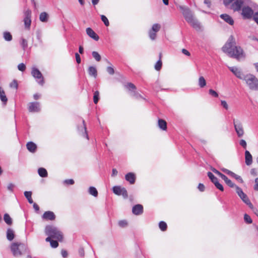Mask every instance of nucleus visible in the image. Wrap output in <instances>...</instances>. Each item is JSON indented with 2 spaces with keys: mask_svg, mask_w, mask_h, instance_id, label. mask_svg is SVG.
Segmentation results:
<instances>
[{
  "mask_svg": "<svg viewBox=\"0 0 258 258\" xmlns=\"http://www.w3.org/2000/svg\"><path fill=\"white\" fill-rule=\"evenodd\" d=\"M222 51L231 57L240 60L244 58L245 54L242 48L236 46V42L234 37L231 35L228 41L222 48Z\"/></svg>",
  "mask_w": 258,
  "mask_h": 258,
  "instance_id": "f257e3e1",
  "label": "nucleus"
},
{
  "mask_svg": "<svg viewBox=\"0 0 258 258\" xmlns=\"http://www.w3.org/2000/svg\"><path fill=\"white\" fill-rule=\"evenodd\" d=\"M45 233L47 236L52 237L58 241H61L63 238L62 232L56 227L52 225H47L45 229Z\"/></svg>",
  "mask_w": 258,
  "mask_h": 258,
  "instance_id": "f03ea898",
  "label": "nucleus"
},
{
  "mask_svg": "<svg viewBox=\"0 0 258 258\" xmlns=\"http://www.w3.org/2000/svg\"><path fill=\"white\" fill-rule=\"evenodd\" d=\"M243 80L249 88L252 90H258V79L253 75L247 74L244 76Z\"/></svg>",
  "mask_w": 258,
  "mask_h": 258,
  "instance_id": "7ed1b4c3",
  "label": "nucleus"
},
{
  "mask_svg": "<svg viewBox=\"0 0 258 258\" xmlns=\"http://www.w3.org/2000/svg\"><path fill=\"white\" fill-rule=\"evenodd\" d=\"M26 250V246L22 243L15 242L11 245V250L15 256H21Z\"/></svg>",
  "mask_w": 258,
  "mask_h": 258,
  "instance_id": "20e7f679",
  "label": "nucleus"
},
{
  "mask_svg": "<svg viewBox=\"0 0 258 258\" xmlns=\"http://www.w3.org/2000/svg\"><path fill=\"white\" fill-rule=\"evenodd\" d=\"M178 8L181 11L186 21L189 24H190L191 26H193L194 19L191 11L188 9V7L183 6H179Z\"/></svg>",
  "mask_w": 258,
  "mask_h": 258,
  "instance_id": "39448f33",
  "label": "nucleus"
},
{
  "mask_svg": "<svg viewBox=\"0 0 258 258\" xmlns=\"http://www.w3.org/2000/svg\"><path fill=\"white\" fill-rule=\"evenodd\" d=\"M31 74L32 76L37 79V82L41 85L44 84V78L39 70L35 67L32 68Z\"/></svg>",
  "mask_w": 258,
  "mask_h": 258,
  "instance_id": "423d86ee",
  "label": "nucleus"
},
{
  "mask_svg": "<svg viewBox=\"0 0 258 258\" xmlns=\"http://www.w3.org/2000/svg\"><path fill=\"white\" fill-rule=\"evenodd\" d=\"M236 192L238 194V195L239 196V197L241 199V200L247 205L249 206V207L251 208H252L253 206L252 204L250 202L249 200L248 199V197H247L246 195L245 194L242 189L238 186H236Z\"/></svg>",
  "mask_w": 258,
  "mask_h": 258,
  "instance_id": "0eeeda50",
  "label": "nucleus"
},
{
  "mask_svg": "<svg viewBox=\"0 0 258 258\" xmlns=\"http://www.w3.org/2000/svg\"><path fill=\"white\" fill-rule=\"evenodd\" d=\"M113 192L118 196L122 195L124 198L127 197V192L124 188H121L120 186H115L113 187Z\"/></svg>",
  "mask_w": 258,
  "mask_h": 258,
  "instance_id": "6e6552de",
  "label": "nucleus"
},
{
  "mask_svg": "<svg viewBox=\"0 0 258 258\" xmlns=\"http://www.w3.org/2000/svg\"><path fill=\"white\" fill-rule=\"evenodd\" d=\"M234 125L235 131L239 137H242L244 134V130L242 123L239 121H235Z\"/></svg>",
  "mask_w": 258,
  "mask_h": 258,
  "instance_id": "1a4fd4ad",
  "label": "nucleus"
},
{
  "mask_svg": "<svg viewBox=\"0 0 258 258\" xmlns=\"http://www.w3.org/2000/svg\"><path fill=\"white\" fill-rule=\"evenodd\" d=\"M228 68L237 78L243 80L244 76H243L242 71L239 69L235 67H229Z\"/></svg>",
  "mask_w": 258,
  "mask_h": 258,
  "instance_id": "9d476101",
  "label": "nucleus"
},
{
  "mask_svg": "<svg viewBox=\"0 0 258 258\" xmlns=\"http://www.w3.org/2000/svg\"><path fill=\"white\" fill-rule=\"evenodd\" d=\"M253 14L252 10L249 7H244L242 8V15L244 18L249 19Z\"/></svg>",
  "mask_w": 258,
  "mask_h": 258,
  "instance_id": "9b49d317",
  "label": "nucleus"
},
{
  "mask_svg": "<svg viewBox=\"0 0 258 258\" xmlns=\"http://www.w3.org/2000/svg\"><path fill=\"white\" fill-rule=\"evenodd\" d=\"M31 11L27 10L25 12V18L24 20L26 28H29L31 23Z\"/></svg>",
  "mask_w": 258,
  "mask_h": 258,
  "instance_id": "f8f14e48",
  "label": "nucleus"
},
{
  "mask_svg": "<svg viewBox=\"0 0 258 258\" xmlns=\"http://www.w3.org/2000/svg\"><path fill=\"white\" fill-rule=\"evenodd\" d=\"M28 109L30 112H38L40 111V105L38 102H31L28 105Z\"/></svg>",
  "mask_w": 258,
  "mask_h": 258,
  "instance_id": "ddd939ff",
  "label": "nucleus"
},
{
  "mask_svg": "<svg viewBox=\"0 0 258 258\" xmlns=\"http://www.w3.org/2000/svg\"><path fill=\"white\" fill-rule=\"evenodd\" d=\"M243 4L242 0H236L231 5V9L234 11H238L240 10Z\"/></svg>",
  "mask_w": 258,
  "mask_h": 258,
  "instance_id": "4468645a",
  "label": "nucleus"
},
{
  "mask_svg": "<svg viewBox=\"0 0 258 258\" xmlns=\"http://www.w3.org/2000/svg\"><path fill=\"white\" fill-rule=\"evenodd\" d=\"M86 33L89 37L94 40L96 41L99 40V36L91 28H87L86 29Z\"/></svg>",
  "mask_w": 258,
  "mask_h": 258,
  "instance_id": "2eb2a0df",
  "label": "nucleus"
},
{
  "mask_svg": "<svg viewBox=\"0 0 258 258\" xmlns=\"http://www.w3.org/2000/svg\"><path fill=\"white\" fill-rule=\"evenodd\" d=\"M42 218L45 220H53L55 218V216L52 212L47 211L43 214Z\"/></svg>",
  "mask_w": 258,
  "mask_h": 258,
  "instance_id": "dca6fc26",
  "label": "nucleus"
},
{
  "mask_svg": "<svg viewBox=\"0 0 258 258\" xmlns=\"http://www.w3.org/2000/svg\"><path fill=\"white\" fill-rule=\"evenodd\" d=\"M132 211L135 215H140L143 212V207L141 205H137L133 208Z\"/></svg>",
  "mask_w": 258,
  "mask_h": 258,
  "instance_id": "f3484780",
  "label": "nucleus"
},
{
  "mask_svg": "<svg viewBox=\"0 0 258 258\" xmlns=\"http://www.w3.org/2000/svg\"><path fill=\"white\" fill-rule=\"evenodd\" d=\"M220 17L223 19L226 22L231 25H233L234 24V21L231 17L229 15L224 14L220 15Z\"/></svg>",
  "mask_w": 258,
  "mask_h": 258,
  "instance_id": "a211bd4d",
  "label": "nucleus"
},
{
  "mask_svg": "<svg viewBox=\"0 0 258 258\" xmlns=\"http://www.w3.org/2000/svg\"><path fill=\"white\" fill-rule=\"evenodd\" d=\"M245 164L247 165H250L252 162V157L248 151L246 150L245 152Z\"/></svg>",
  "mask_w": 258,
  "mask_h": 258,
  "instance_id": "6ab92c4d",
  "label": "nucleus"
},
{
  "mask_svg": "<svg viewBox=\"0 0 258 258\" xmlns=\"http://www.w3.org/2000/svg\"><path fill=\"white\" fill-rule=\"evenodd\" d=\"M49 16L48 14L45 12L41 13L39 15V20L43 23H47L49 20Z\"/></svg>",
  "mask_w": 258,
  "mask_h": 258,
  "instance_id": "aec40b11",
  "label": "nucleus"
},
{
  "mask_svg": "<svg viewBox=\"0 0 258 258\" xmlns=\"http://www.w3.org/2000/svg\"><path fill=\"white\" fill-rule=\"evenodd\" d=\"M125 179L131 184H134L135 182L136 177L135 174L132 172L128 173L125 175Z\"/></svg>",
  "mask_w": 258,
  "mask_h": 258,
  "instance_id": "412c9836",
  "label": "nucleus"
},
{
  "mask_svg": "<svg viewBox=\"0 0 258 258\" xmlns=\"http://www.w3.org/2000/svg\"><path fill=\"white\" fill-rule=\"evenodd\" d=\"M88 73L90 76L96 78L97 76V69L94 67H89L88 68Z\"/></svg>",
  "mask_w": 258,
  "mask_h": 258,
  "instance_id": "4be33fe9",
  "label": "nucleus"
},
{
  "mask_svg": "<svg viewBox=\"0 0 258 258\" xmlns=\"http://www.w3.org/2000/svg\"><path fill=\"white\" fill-rule=\"evenodd\" d=\"M27 149L31 152L34 153L36 150L37 146L35 144L32 142H28L27 145Z\"/></svg>",
  "mask_w": 258,
  "mask_h": 258,
  "instance_id": "5701e85b",
  "label": "nucleus"
},
{
  "mask_svg": "<svg viewBox=\"0 0 258 258\" xmlns=\"http://www.w3.org/2000/svg\"><path fill=\"white\" fill-rule=\"evenodd\" d=\"M0 98L1 101L3 102L4 104H6L8 99L6 96L5 91L1 87H0Z\"/></svg>",
  "mask_w": 258,
  "mask_h": 258,
  "instance_id": "b1692460",
  "label": "nucleus"
},
{
  "mask_svg": "<svg viewBox=\"0 0 258 258\" xmlns=\"http://www.w3.org/2000/svg\"><path fill=\"white\" fill-rule=\"evenodd\" d=\"M158 124L159 127L162 130L165 131L166 130L167 123L165 120H164L162 119H160L158 120Z\"/></svg>",
  "mask_w": 258,
  "mask_h": 258,
  "instance_id": "393cba45",
  "label": "nucleus"
},
{
  "mask_svg": "<svg viewBox=\"0 0 258 258\" xmlns=\"http://www.w3.org/2000/svg\"><path fill=\"white\" fill-rule=\"evenodd\" d=\"M7 237L9 240H12L14 238V232L11 229H8L7 232Z\"/></svg>",
  "mask_w": 258,
  "mask_h": 258,
  "instance_id": "a878e982",
  "label": "nucleus"
},
{
  "mask_svg": "<svg viewBox=\"0 0 258 258\" xmlns=\"http://www.w3.org/2000/svg\"><path fill=\"white\" fill-rule=\"evenodd\" d=\"M39 175L42 177H46L47 176V172L44 168H39L38 170Z\"/></svg>",
  "mask_w": 258,
  "mask_h": 258,
  "instance_id": "bb28decb",
  "label": "nucleus"
},
{
  "mask_svg": "<svg viewBox=\"0 0 258 258\" xmlns=\"http://www.w3.org/2000/svg\"><path fill=\"white\" fill-rule=\"evenodd\" d=\"M3 37L7 41H10L12 40V35L9 32L5 31L3 33Z\"/></svg>",
  "mask_w": 258,
  "mask_h": 258,
  "instance_id": "cd10ccee",
  "label": "nucleus"
},
{
  "mask_svg": "<svg viewBox=\"0 0 258 258\" xmlns=\"http://www.w3.org/2000/svg\"><path fill=\"white\" fill-rule=\"evenodd\" d=\"M4 220L8 225H11L12 224V219L8 214L4 215Z\"/></svg>",
  "mask_w": 258,
  "mask_h": 258,
  "instance_id": "c85d7f7f",
  "label": "nucleus"
},
{
  "mask_svg": "<svg viewBox=\"0 0 258 258\" xmlns=\"http://www.w3.org/2000/svg\"><path fill=\"white\" fill-rule=\"evenodd\" d=\"M198 84L201 88H203L206 85V81L203 76L199 78Z\"/></svg>",
  "mask_w": 258,
  "mask_h": 258,
  "instance_id": "c756f323",
  "label": "nucleus"
},
{
  "mask_svg": "<svg viewBox=\"0 0 258 258\" xmlns=\"http://www.w3.org/2000/svg\"><path fill=\"white\" fill-rule=\"evenodd\" d=\"M89 192L90 195L94 196L95 197H96L98 196V191L96 188L93 186H91L89 187Z\"/></svg>",
  "mask_w": 258,
  "mask_h": 258,
  "instance_id": "7c9ffc66",
  "label": "nucleus"
},
{
  "mask_svg": "<svg viewBox=\"0 0 258 258\" xmlns=\"http://www.w3.org/2000/svg\"><path fill=\"white\" fill-rule=\"evenodd\" d=\"M24 195L25 197L28 200L29 203L30 204H32L33 203V200L31 198L32 192L31 191H25Z\"/></svg>",
  "mask_w": 258,
  "mask_h": 258,
  "instance_id": "2f4dec72",
  "label": "nucleus"
},
{
  "mask_svg": "<svg viewBox=\"0 0 258 258\" xmlns=\"http://www.w3.org/2000/svg\"><path fill=\"white\" fill-rule=\"evenodd\" d=\"M208 176L211 179V181L214 183L215 182L217 181L218 178L214 176V175L211 172H208L207 173Z\"/></svg>",
  "mask_w": 258,
  "mask_h": 258,
  "instance_id": "473e14b6",
  "label": "nucleus"
},
{
  "mask_svg": "<svg viewBox=\"0 0 258 258\" xmlns=\"http://www.w3.org/2000/svg\"><path fill=\"white\" fill-rule=\"evenodd\" d=\"M161 28V25L158 24H154L151 29L153 32H158Z\"/></svg>",
  "mask_w": 258,
  "mask_h": 258,
  "instance_id": "72a5a7b5",
  "label": "nucleus"
},
{
  "mask_svg": "<svg viewBox=\"0 0 258 258\" xmlns=\"http://www.w3.org/2000/svg\"><path fill=\"white\" fill-rule=\"evenodd\" d=\"M92 54L96 61H99L101 60V56L97 51H93Z\"/></svg>",
  "mask_w": 258,
  "mask_h": 258,
  "instance_id": "f704fd0d",
  "label": "nucleus"
},
{
  "mask_svg": "<svg viewBox=\"0 0 258 258\" xmlns=\"http://www.w3.org/2000/svg\"><path fill=\"white\" fill-rule=\"evenodd\" d=\"M99 99V92L98 91H96L94 93L93 96V101L94 103L97 104Z\"/></svg>",
  "mask_w": 258,
  "mask_h": 258,
  "instance_id": "c9c22d12",
  "label": "nucleus"
},
{
  "mask_svg": "<svg viewBox=\"0 0 258 258\" xmlns=\"http://www.w3.org/2000/svg\"><path fill=\"white\" fill-rule=\"evenodd\" d=\"M159 226L162 231H165L167 229V224L163 221H161L159 223Z\"/></svg>",
  "mask_w": 258,
  "mask_h": 258,
  "instance_id": "e433bc0d",
  "label": "nucleus"
},
{
  "mask_svg": "<svg viewBox=\"0 0 258 258\" xmlns=\"http://www.w3.org/2000/svg\"><path fill=\"white\" fill-rule=\"evenodd\" d=\"M244 219L245 222L247 224H251L252 222V219L250 218V217L246 214H245L244 215Z\"/></svg>",
  "mask_w": 258,
  "mask_h": 258,
  "instance_id": "4c0bfd02",
  "label": "nucleus"
},
{
  "mask_svg": "<svg viewBox=\"0 0 258 258\" xmlns=\"http://www.w3.org/2000/svg\"><path fill=\"white\" fill-rule=\"evenodd\" d=\"M214 184L215 185V186L218 189H219L220 191H224V187H223V185L219 182L218 180L215 182V183H214Z\"/></svg>",
  "mask_w": 258,
  "mask_h": 258,
  "instance_id": "58836bf2",
  "label": "nucleus"
},
{
  "mask_svg": "<svg viewBox=\"0 0 258 258\" xmlns=\"http://www.w3.org/2000/svg\"><path fill=\"white\" fill-rule=\"evenodd\" d=\"M149 35L150 39L152 40H154L156 38V32H153L150 30L149 32Z\"/></svg>",
  "mask_w": 258,
  "mask_h": 258,
  "instance_id": "ea45409f",
  "label": "nucleus"
},
{
  "mask_svg": "<svg viewBox=\"0 0 258 258\" xmlns=\"http://www.w3.org/2000/svg\"><path fill=\"white\" fill-rule=\"evenodd\" d=\"M162 67V61L161 60H159L155 65V69L157 71H159Z\"/></svg>",
  "mask_w": 258,
  "mask_h": 258,
  "instance_id": "a19ab883",
  "label": "nucleus"
},
{
  "mask_svg": "<svg viewBox=\"0 0 258 258\" xmlns=\"http://www.w3.org/2000/svg\"><path fill=\"white\" fill-rule=\"evenodd\" d=\"M225 183L230 187H236V186L235 185L234 183H233L231 180L227 178L225 181Z\"/></svg>",
  "mask_w": 258,
  "mask_h": 258,
  "instance_id": "79ce46f5",
  "label": "nucleus"
},
{
  "mask_svg": "<svg viewBox=\"0 0 258 258\" xmlns=\"http://www.w3.org/2000/svg\"><path fill=\"white\" fill-rule=\"evenodd\" d=\"M101 18L102 21L104 22L105 26H108L109 25V21L107 18L104 15H101Z\"/></svg>",
  "mask_w": 258,
  "mask_h": 258,
  "instance_id": "37998d69",
  "label": "nucleus"
},
{
  "mask_svg": "<svg viewBox=\"0 0 258 258\" xmlns=\"http://www.w3.org/2000/svg\"><path fill=\"white\" fill-rule=\"evenodd\" d=\"M118 225L121 227H125L127 226V223L125 220H121L119 221Z\"/></svg>",
  "mask_w": 258,
  "mask_h": 258,
  "instance_id": "c03bdc74",
  "label": "nucleus"
},
{
  "mask_svg": "<svg viewBox=\"0 0 258 258\" xmlns=\"http://www.w3.org/2000/svg\"><path fill=\"white\" fill-rule=\"evenodd\" d=\"M231 177L235 178L236 180H237L238 181H239L241 183H242L243 182L242 178L240 176L234 173H233V174L232 175V176Z\"/></svg>",
  "mask_w": 258,
  "mask_h": 258,
  "instance_id": "a18cd8bd",
  "label": "nucleus"
},
{
  "mask_svg": "<svg viewBox=\"0 0 258 258\" xmlns=\"http://www.w3.org/2000/svg\"><path fill=\"white\" fill-rule=\"evenodd\" d=\"M10 86L11 87V88H15V89H17L18 88V83H17V81L16 80H13L10 84Z\"/></svg>",
  "mask_w": 258,
  "mask_h": 258,
  "instance_id": "49530a36",
  "label": "nucleus"
},
{
  "mask_svg": "<svg viewBox=\"0 0 258 258\" xmlns=\"http://www.w3.org/2000/svg\"><path fill=\"white\" fill-rule=\"evenodd\" d=\"M18 69L19 71H24L26 69V66L23 63H20L18 66Z\"/></svg>",
  "mask_w": 258,
  "mask_h": 258,
  "instance_id": "de8ad7c7",
  "label": "nucleus"
},
{
  "mask_svg": "<svg viewBox=\"0 0 258 258\" xmlns=\"http://www.w3.org/2000/svg\"><path fill=\"white\" fill-rule=\"evenodd\" d=\"M50 245L53 248H56L58 246V243L56 240H53L50 241Z\"/></svg>",
  "mask_w": 258,
  "mask_h": 258,
  "instance_id": "09e8293b",
  "label": "nucleus"
},
{
  "mask_svg": "<svg viewBox=\"0 0 258 258\" xmlns=\"http://www.w3.org/2000/svg\"><path fill=\"white\" fill-rule=\"evenodd\" d=\"M15 186V185L14 184L10 183L7 185V189L11 191H13Z\"/></svg>",
  "mask_w": 258,
  "mask_h": 258,
  "instance_id": "8fccbe9b",
  "label": "nucleus"
},
{
  "mask_svg": "<svg viewBox=\"0 0 258 258\" xmlns=\"http://www.w3.org/2000/svg\"><path fill=\"white\" fill-rule=\"evenodd\" d=\"M126 87L130 90H134L136 89V86L132 83H128L126 85Z\"/></svg>",
  "mask_w": 258,
  "mask_h": 258,
  "instance_id": "3c124183",
  "label": "nucleus"
},
{
  "mask_svg": "<svg viewBox=\"0 0 258 258\" xmlns=\"http://www.w3.org/2000/svg\"><path fill=\"white\" fill-rule=\"evenodd\" d=\"M21 44L24 49L27 47V41L24 38L22 39Z\"/></svg>",
  "mask_w": 258,
  "mask_h": 258,
  "instance_id": "603ef678",
  "label": "nucleus"
},
{
  "mask_svg": "<svg viewBox=\"0 0 258 258\" xmlns=\"http://www.w3.org/2000/svg\"><path fill=\"white\" fill-rule=\"evenodd\" d=\"M209 93L210 94H211V95H212L213 96L215 97H218V93L214 90H212V89H210L209 90Z\"/></svg>",
  "mask_w": 258,
  "mask_h": 258,
  "instance_id": "864d4df0",
  "label": "nucleus"
},
{
  "mask_svg": "<svg viewBox=\"0 0 258 258\" xmlns=\"http://www.w3.org/2000/svg\"><path fill=\"white\" fill-rule=\"evenodd\" d=\"M198 188L200 191H204L205 189V186L203 184L199 183L198 186Z\"/></svg>",
  "mask_w": 258,
  "mask_h": 258,
  "instance_id": "5fc2aeb1",
  "label": "nucleus"
},
{
  "mask_svg": "<svg viewBox=\"0 0 258 258\" xmlns=\"http://www.w3.org/2000/svg\"><path fill=\"white\" fill-rule=\"evenodd\" d=\"M107 71L110 75H113L114 73V69L111 67H107Z\"/></svg>",
  "mask_w": 258,
  "mask_h": 258,
  "instance_id": "6e6d98bb",
  "label": "nucleus"
},
{
  "mask_svg": "<svg viewBox=\"0 0 258 258\" xmlns=\"http://www.w3.org/2000/svg\"><path fill=\"white\" fill-rule=\"evenodd\" d=\"M224 173L228 174L229 175L232 176V175L233 174L234 172L229 170L228 169H222V170Z\"/></svg>",
  "mask_w": 258,
  "mask_h": 258,
  "instance_id": "4d7b16f0",
  "label": "nucleus"
},
{
  "mask_svg": "<svg viewBox=\"0 0 258 258\" xmlns=\"http://www.w3.org/2000/svg\"><path fill=\"white\" fill-rule=\"evenodd\" d=\"M240 145L244 149H246L247 144L245 140H241L240 141Z\"/></svg>",
  "mask_w": 258,
  "mask_h": 258,
  "instance_id": "13d9d810",
  "label": "nucleus"
},
{
  "mask_svg": "<svg viewBox=\"0 0 258 258\" xmlns=\"http://www.w3.org/2000/svg\"><path fill=\"white\" fill-rule=\"evenodd\" d=\"M64 183L67 184L72 185L74 183V181L73 179H67L64 181Z\"/></svg>",
  "mask_w": 258,
  "mask_h": 258,
  "instance_id": "bf43d9fd",
  "label": "nucleus"
},
{
  "mask_svg": "<svg viewBox=\"0 0 258 258\" xmlns=\"http://www.w3.org/2000/svg\"><path fill=\"white\" fill-rule=\"evenodd\" d=\"M221 105L226 110H227L228 109V105L227 102L225 100L221 101Z\"/></svg>",
  "mask_w": 258,
  "mask_h": 258,
  "instance_id": "052dcab7",
  "label": "nucleus"
},
{
  "mask_svg": "<svg viewBox=\"0 0 258 258\" xmlns=\"http://www.w3.org/2000/svg\"><path fill=\"white\" fill-rule=\"evenodd\" d=\"M83 127L84 128V131H85V132L84 133V137H86V138L87 139H88V136L87 134V131H86V125L85 124V121L84 120H83Z\"/></svg>",
  "mask_w": 258,
  "mask_h": 258,
  "instance_id": "680f3d73",
  "label": "nucleus"
},
{
  "mask_svg": "<svg viewBox=\"0 0 258 258\" xmlns=\"http://www.w3.org/2000/svg\"><path fill=\"white\" fill-rule=\"evenodd\" d=\"M75 57H76V61L77 62V63H80L81 62V57L80 56V55L78 53H76Z\"/></svg>",
  "mask_w": 258,
  "mask_h": 258,
  "instance_id": "e2e57ef3",
  "label": "nucleus"
},
{
  "mask_svg": "<svg viewBox=\"0 0 258 258\" xmlns=\"http://www.w3.org/2000/svg\"><path fill=\"white\" fill-rule=\"evenodd\" d=\"M254 189L255 190H258V178L255 179V184L254 185Z\"/></svg>",
  "mask_w": 258,
  "mask_h": 258,
  "instance_id": "0e129e2a",
  "label": "nucleus"
},
{
  "mask_svg": "<svg viewBox=\"0 0 258 258\" xmlns=\"http://www.w3.org/2000/svg\"><path fill=\"white\" fill-rule=\"evenodd\" d=\"M61 255L63 257L66 258L68 256V252L65 250H62L61 251Z\"/></svg>",
  "mask_w": 258,
  "mask_h": 258,
  "instance_id": "69168bd1",
  "label": "nucleus"
},
{
  "mask_svg": "<svg viewBox=\"0 0 258 258\" xmlns=\"http://www.w3.org/2000/svg\"><path fill=\"white\" fill-rule=\"evenodd\" d=\"M234 0H224V4L225 6H228L231 4Z\"/></svg>",
  "mask_w": 258,
  "mask_h": 258,
  "instance_id": "338daca9",
  "label": "nucleus"
},
{
  "mask_svg": "<svg viewBox=\"0 0 258 258\" xmlns=\"http://www.w3.org/2000/svg\"><path fill=\"white\" fill-rule=\"evenodd\" d=\"M253 19L255 21V22L258 24V13H256L253 15Z\"/></svg>",
  "mask_w": 258,
  "mask_h": 258,
  "instance_id": "774afa93",
  "label": "nucleus"
}]
</instances>
